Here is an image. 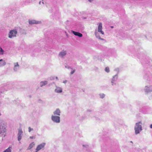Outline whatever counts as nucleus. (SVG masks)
<instances>
[{
    "mask_svg": "<svg viewBox=\"0 0 152 152\" xmlns=\"http://www.w3.org/2000/svg\"><path fill=\"white\" fill-rule=\"evenodd\" d=\"M83 146H84V145H83Z\"/></svg>",
    "mask_w": 152,
    "mask_h": 152,
    "instance_id": "4c0bfd02",
    "label": "nucleus"
},
{
    "mask_svg": "<svg viewBox=\"0 0 152 152\" xmlns=\"http://www.w3.org/2000/svg\"><path fill=\"white\" fill-rule=\"evenodd\" d=\"M71 32L74 34V35L76 36H77L79 37H83V34L81 33L73 31H72Z\"/></svg>",
    "mask_w": 152,
    "mask_h": 152,
    "instance_id": "4468645a",
    "label": "nucleus"
},
{
    "mask_svg": "<svg viewBox=\"0 0 152 152\" xmlns=\"http://www.w3.org/2000/svg\"><path fill=\"white\" fill-rule=\"evenodd\" d=\"M142 123L141 121L136 123L134 127L135 133L136 134H139L142 130Z\"/></svg>",
    "mask_w": 152,
    "mask_h": 152,
    "instance_id": "f03ea898",
    "label": "nucleus"
},
{
    "mask_svg": "<svg viewBox=\"0 0 152 152\" xmlns=\"http://www.w3.org/2000/svg\"><path fill=\"white\" fill-rule=\"evenodd\" d=\"M75 72V69H72V71L70 72L71 74V75L73 74Z\"/></svg>",
    "mask_w": 152,
    "mask_h": 152,
    "instance_id": "b1692460",
    "label": "nucleus"
},
{
    "mask_svg": "<svg viewBox=\"0 0 152 152\" xmlns=\"http://www.w3.org/2000/svg\"><path fill=\"white\" fill-rule=\"evenodd\" d=\"M7 126H3L2 128V131L3 132L5 133L7 132Z\"/></svg>",
    "mask_w": 152,
    "mask_h": 152,
    "instance_id": "a211bd4d",
    "label": "nucleus"
},
{
    "mask_svg": "<svg viewBox=\"0 0 152 152\" xmlns=\"http://www.w3.org/2000/svg\"><path fill=\"white\" fill-rule=\"evenodd\" d=\"M23 132L21 129H19L18 130V140L20 141L23 135Z\"/></svg>",
    "mask_w": 152,
    "mask_h": 152,
    "instance_id": "423d86ee",
    "label": "nucleus"
},
{
    "mask_svg": "<svg viewBox=\"0 0 152 152\" xmlns=\"http://www.w3.org/2000/svg\"><path fill=\"white\" fill-rule=\"evenodd\" d=\"M29 138L31 139H35V137L34 136H30Z\"/></svg>",
    "mask_w": 152,
    "mask_h": 152,
    "instance_id": "393cba45",
    "label": "nucleus"
},
{
    "mask_svg": "<svg viewBox=\"0 0 152 152\" xmlns=\"http://www.w3.org/2000/svg\"><path fill=\"white\" fill-rule=\"evenodd\" d=\"M1 115V113H0V115Z\"/></svg>",
    "mask_w": 152,
    "mask_h": 152,
    "instance_id": "e433bc0d",
    "label": "nucleus"
},
{
    "mask_svg": "<svg viewBox=\"0 0 152 152\" xmlns=\"http://www.w3.org/2000/svg\"><path fill=\"white\" fill-rule=\"evenodd\" d=\"M144 91L146 94H148L152 92V86L148 85L145 86Z\"/></svg>",
    "mask_w": 152,
    "mask_h": 152,
    "instance_id": "39448f33",
    "label": "nucleus"
},
{
    "mask_svg": "<svg viewBox=\"0 0 152 152\" xmlns=\"http://www.w3.org/2000/svg\"><path fill=\"white\" fill-rule=\"evenodd\" d=\"M100 97L102 99L105 96V94H99Z\"/></svg>",
    "mask_w": 152,
    "mask_h": 152,
    "instance_id": "aec40b11",
    "label": "nucleus"
},
{
    "mask_svg": "<svg viewBox=\"0 0 152 152\" xmlns=\"http://www.w3.org/2000/svg\"><path fill=\"white\" fill-rule=\"evenodd\" d=\"M56 89H55V92L57 93H60L62 92V89L61 87L56 86Z\"/></svg>",
    "mask_w": 152,
    "mask_h": 152,
    "instance_id": "9d476101",
    "label": "nucleus"
},
{
    "mask_svg": "<svg viewBox=\"0 0 152 152\" xmlns=\"http://www.w3.org/2000/svg\"><path fill=\"white\" fill-rule=\"evenodd\" d=\"M65 67L66 68H67L68 69H69V66H68L67 67L66 66H65Z\"/></svg>",
    "mask_w": 152,
    "mask_h": 152,
    "instance_id": "7c9ffc66",
    "label": "nucleus"
},
{
    "mask_svg": "<svg viewBox=\"0 0 152 152\" xmlns=\"http://www.w3.org/2000/svg\"><path fill=\"white\" fill-rule=\"evenodd\" d=\"M35 145V144L34 142H33L31 143L29 145L28 148V150H30L33 147H34Z\"/></svg>",
    "mask_w": 152,
    "mask_h": 152,
    "instance_id": "f3484780",
    "label": "nucleus"
},
{
    "mask_svg": "<svg viewBox=\"0 0 152 152\" xmlns=\"http://www.w3.org/2000/svg\"><path fill=\"white\" fill-rule=\"evenodd\" d=\"M38 151H36L35 152H37Z\"/></svg>",
    "mask_w": 152,
    "mask_h": 152,
    "instance_id": "c9c22d12",
    "label": "nucleus"
},
{
    "mask_svg": "<svg viewBox=\"0 0 152 152\" xmlns=\"http://www.w3.org/2000/svg\"><path fill=\"white\" fill-rule=\"evenodd\" d=\"M98 27L97 30L96 29L94 34L96 38L99 39L104 40V39L101 37L99 33H100L102 35H104V33L102 31V25L101 23H98Z\"/></svg>",
    "mask_w": 152,
    "mask_h": 152,
    "instance_id": "f257e3e1",
    "label": "nucleus"
},
{
    "mask_svg": "<svg viewBox=\"0 0 152 152\" xmlns=\"http://www.w3.org/2000/svg\"><path fill=\"white\" fill-rule=\"evenodd\" d=\"M67 54V52L66 50H63L60 52L58 54V56L61 58H63L66 56Z\"/></svg>",
    "mask_w": 152,
    "mask_h": 152,
    "instance_id": "6e6552de",
    "label": "nucleus"
},
{
    "mask_svg": "<svg viewBox=\"0 0 152 152\" xmlns=\"http://www.w3.org/2000/svg\"><path fill=\"white\" fill-rule=\"evenodd\" d=\"M14 67L13 68V70L14 71H17L19 67V65L18 62H15L14 63Z\"/></svg>",
    "mask_w": 152,
    "mask_h": 152,
    "instance_id": "f8f14e48",
    "label": "nucleus"
},
{
    "mask_svg": "<svg viewBox=\"0 0 152 152\" xmlns=\"http://www.w3.org/2000/svg\"><path fill=\"white\" fill-rule=\"evenodd\" d=\"M93 0H88V1L90 2H91Z\"/></svg>",
    "mask_w": 152,
    "mask_h": 152,
    "instance_id": "2f4dec72",
    "label": "nucleus"
},
{
    "mask_svg": "<svg viewBox=\"0 0 152 152\" xmlns=\"http://www.w3.org/2000/svg\"><path fill=\"white\" fill-rule=\"evenodd\" d=\"M51 119L54 122L56 123H59L60 122V118L59 116L52 115L51 116Z\"/></svg>",
    "mask_w": 152,
    "mask_h": 152,
    "instance_id": "20e7f679",
    "label": "nucleus"
},
{
    "mask_svg": "<svg viewBox=\"0 0 152 152\" xmlns=\"http://www.w3.org/2000/svg\"><path fill=\"white\" fill-rule=\"evenodd\" d=\"M42 3L43 4H44V2H43V1H42Z\"/></svg>",
    "mask_w": 152,
    "mask_h": 152,
    "instance_id": "f704fd0d",
    "label": "nucleus"
},
{
    "mask_svg": "<svg viewBox=\"0 0 152 152\" xmlns=\"http://www.w3.org/2000/svg\"><path fill=\"white\" fill-rule=\"evenodd\" d=\"M28 22L29 24H40L41 23V21H36V20H28Z\"/></svg>",
    "mask_w": 152,
    "mask_h": 152,
    "instance_id": "1a4fd4ad",
    "label": "nucleus"
},
{
    "mask_svg": "<svg viewBox=\"0 0 152 152\" xmlns=\"http://www.w3.org/2000/svg\"><path fill=\"white\" fill-rule=\"evenodd\" d=\"M111 28H113V26H111Z\"/></svg>",
    "mask_w": 152,
    "mask_h": 152,
    "instance_id": "72a5a7b5",
    "label": "nucleus"
},
{
    "mask_svg": "<svg viewBox=\"0 0 152 152\" xmlns=\"http://www.w3.org/2000/svg\"><path fill=\"white\" fill-rule=\"evenodd\" d=\"M10 148H9L5 150L3 152H11Z\"/></svg>",
    "mask_w": 152,
    "mask_h": 152,
    "instance_id": "6ab92c4d",
    "label": "nucleus"
},
{
    "mask_svg": "<svg viewBox=\"0 0 152 152\" xmlns=\"http://www.w3.org/2000/svg\"><path fill=\"white\" fill-rule=\"evenodd\" d=\"M48 82L46 80L41 81L40 83V85L41 87H42L48 84Z\"/></svg>",
    "mask_w": 152,
    "mask_h": 152,
    "instance_id": "2eb2a0df",
    "label": "nucleus"
},
{
    "mask_svg": "<svg viewBox=\"0 0 152 152\" xmlns=\"http://www.w3.org/2000/svg\"><path fill=\"white\" fill-rule=\"evenodd\" d=\"M4 51L2 49V48H1L0 49V55H3L4 53Z\"/></svg>",
    "mask_w": 152,
    "mask_h": 152,
    "instance_id": "412c9836",
    "label": "nucleus"
},
{
    "mask_svg": "<svg viewBox=\"0 0 152 152\" xmlns=\"http://www.w3.org/2000/svg\"><path fill=\"white\" fill-rule=\"evenodd\" d=\"M118 78V75H116L114 76L112 80L111 83L112 85H115L116 84L115 82Z\"/></svg>",
    "mask_w": 152,
    "mask_h": 152,
    "instance_id": "9b49d317",
    "label": "nucleus"
},
{
    "mask_svg": "<svg viewBox=\"0 0 152 152\" xmlns=\"http://www.w3.org/2000/svg\"><path fill=\"white\" fill-rule=\"evenodd\" d=\"M6 64V62L4 61H3L2 59L0 60V66H4Z\"/></svg>",
    "mask_w": 152,
    "mask_h": 152,
    "instance_id": "dca6fc26",
    "label": "nucleus"
},
{
    "mask_svg": "<svg viewBox=\"0 0 152 152\" xmlns=\"http://www.w3.org/2000/svg\"><path fill=\"white\" fill-rule=\"evenodd\" d=\"M150 127L152 129V124H151L150 125Z\"/></svg>",
    "mask_w": 152,
    "mask_h": 152,
    "instance_id": "c85d7f7f",
    "label": "nucleus"
},
{
    "mask_svg": "<svg viewBox=\"0 0 152 152\" xmlns=\"http://www.w3.org/2000/svg\"><path fill=\"white\" fill-rule=\"evenodd\" d=\"M61 113V111L59 109H56L53 112V115L59 116L60 115Z\"/></svg>",
    "mask_w": 152,
    "mask_h": 152,
    "instance_id": "ddd939ff",
    "label": "nucleus"
},
{
    "mask_svg": "<svg viewBox=\"0 0 152 152\" xmlns=\"http://www.w3.org/2000/svg\"><path fill=\"white\" fill-rule=\"evenodd\" d=\"M28 132H30L31 131H32L33 130V129L31 128V127H28Z\"/></svg>",
    "mask_w": 152,
    "mask_h": 152,
    "instance_id": "5701e85b",
    "label": "nucleus"
},
{
    "mask_svg": "<svg viewBox=\"0 0 152 152\" xmlns=\"http://www.w3.org/2000/svg\"><path fill=\"white\" fill-rule=\"evenodd\" d=\"M18 34V31L17 29H13L10 31L8 34V37L10 38H12L13 37H16Z\"/></svg>",
    "mask_w": 152,
    "mask_h": 152,
    "instance_id": "7ed1b4c3",
    "label": "nucleus"
},
{
    "mask_svg": "<svg viewBox=\"0 0 152 152\" xmlns=\"http://www.w3.org/2000/svg\"><path fill=\"white\" fill-rule=\"evenodd\" d=\"M50 79L51 80H54L55 79V77H50Z\"/></svg>",
    "mask_w": 152,
    "mask_h": 152,
    "instance_id": "a878e982",
    "label": "nucleus"
},
{
    "mask_svg": "<svg viewBox=\"0 0 152 152\" xmlns=\"http://www.w3.org/2000/svg\"><path fill=\"white\" fill-rule=\"evenodd\" d=\"M67 82V80H64V81H63V83H64L65 84V83H66V82Z\"/></svg>",
    "mask_w": 152,
    "mask_h": 152,
    "instance_id": "bb28decb",
    "label": "nucleus"
},
{
    "mask_svg": "<svg viewBox=\"0 0 152 152\" xmlns=\"http://www.w3.org/2000/svg\"><path fill=\"white\" fill-rule=\"evenodd\" d=\"M105 70L106 72L107 73L109 72L110 69L108 67H106L105 69Z\"/></svg>",
    "mask_w": 152,
    "mask_h": 152,
    "instance_id": "4be33fe9",
    "label": "nucleus"
},
{
    "mask_svg": "<svg viewBox=\"0 0 152 152\" xmlns=\"http://www.w3.org/2000/svg\"><path fill=\"white\" fill-rule=\"evenodd\" d=\"M41 3H42V2L41 1H39V4H41Z\"/></svg>",
    "mask_w": 152,
    "mask_h": 152,
    "instance_id": "473e14b6",
    "label": "nucleus"
},
{
    "mask_svg": "<svg viewBox=\"0 0 152 152\" xmlns=\"http://www.w3.org/2000/svg\"><path fill=\"white\" fill-rule=\"evenodd\" d=\"M55 78L57 80H58V77H55Z\"/></svg>",
    "mask_w": 152,
    "mask_h": 152,
    "instance_id": "c756f323",
    "label": "nucleus"
},
{
    "mask_svg": "<svg viewBox=\"0 0 152 152\" xmlns=\"http://www.w3.org/2000/svg\"><path fill=\"white\" fill-rule=\"evenodd\" d=\"M46 143L45 142H42L39 145H37L36 149V150L37 151H39L44 148Z\"/></svg>",
    "mask_w": 152,
    "mask_h": 152,
    "instance_id": "0eeeda50",
    "label": "nucleus"
},
{
    "mask_svg": "<svg viewBox=\"0 0 152 152\" xmlns=\"http://www.w3.org/2000/svg\"><path fill=\"white\" fill-rule=\"evenodd\" d=\"M149 99H152V96H149Z\"/></svg>",
    "mask_w": 152,
    "mask_h": 152,
    "instance_id": "cd10ccee",
    "label": "nucleus"
}]
</instances>
